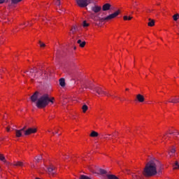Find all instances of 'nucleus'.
I'll use <instances>...</instances> for the list:
<instances>
[{
    "label": "nucleus",
    "mask_w": 179,
    "mask_h": 179,
    "mask_svg": "<svg viewBox=\"0 0 179 179\" xmlns=\"http://www.w3.org/2000/svg\"><path fill=\"white\" fill-rule=\"evenodd\" d=\"M36 132H37V129L29 128L24 131V134L27 136L28 135H31V134H36Z\"/></svg>",
    "instance_id": "0eeeda50"
},
{
    "label": "nucleus",
    "mask_w": 179,
    "mask_h": 179,
    "mask_svg": "<svg viewBox=\"0 0 179 179\" xmlns=\"http://www.w3.org/2000/svg\"><path fill=\"white\" fill-rule=\"evenodd\" d=\"M39 44H40V47L41 48L45 47V44L42 43L41 41H39Z\"/></svg>",
    "instance_id": "f704fd0d"
},
{
    "label": "nucleus",
    "mask_w": 179,
    "mask_h": 179,
    "mask_svg": "<svg viewBox=\"0 0 179 179\" xmlns=\"http://www.w3.org/2000/svg\"><path fill=\"white\" fill-rule=\"evenodd\" d=\"M92 2H93V0H87V3H92Z\"/></svg>",
    "instance_id": "4c0bfd02"
},
{
    "label": "nucleus",
    "mask_w": 179,
    "mask_h": 179,
    "mask_svg": "<svg viewBox=\"0 0 179 179\" xmlns=\"http://www.w3.org/2000/svg\"><path fill=\"white\" fill-rule=\"evenodd\" d=\"M110 8H111V5L110 3H105L102 6V10H103V11L110 10Z\"/></svg>",
    "instance_id": "f8f14e48"
},
{
    "label": "nucleus",
    "mask_w": 179,
    "mask_h": 179,
    "mask_svg": "<svg viewBox=\"0 0 179 179\" xmlns=\"http://www.w3.org/2000/svg\"><path fill=\"white\" fill-rule=\"evenodd\" d=\"M91 10L92 12H94V13H99V12L101 10V6H94L91 8Z\"/></svg>",
    "instance_id": "1a4fd4ad"
},
{
    "label": "nucleus",
    "mask_w": 179,
    "mask_h": 179,
    "mask_svg": "<svg viewBox=\"0 0 179 179\" xmlns=\"http://www.w3.org/2000/svg\"><path fill=\"white\" fill-rule=\"evenodd\" d=\"M55 4L57 6H59L61 5V1L60 0H56Z\"/></svg>",
    "instance_id": "72a5a7b5"
},
{
    "label": "nucleus",
    "mask_w": 179,
    "mask_h": 179,
    "mask_svg": "<svg viewBox=\"0 0 179 179\" xmlns=\"http://www.w3.org/2000/svg\"><path fill=\"white\" fill-rule=\"evenodd\" d=\"M169 103H173V104H177V103H179V98L177 96H174L170 101H169Z\"/></svg>",
    "instance_id": "ddd939ff"
},
{
    "label": "nucleus",
    "mask_w": 179,
    "mask_h": 179,
    "mask_svg": "<svg viewBox=\"0 0 179 179\" xmlns=\"http://www.w3.org/2000/svg\"><path fill=\"white\" fill-rule=\"evenodd\" d=\"M7 132H9V131H10V129L9 127L6 128Z\"/></svg>",
    "instance_id": "a19ab883"
},
{
    "label": "nucleus",
    "mask_w": 179,
    "mask_h": 179,
    "mask_svg": "<svg viewBox=\"0 0 179 179\" xmlns=\"http://www.w3.org/2000/svg\"><path fill=\"white\" fill-rule=\"evenodd\" d=\"M52 134L54 135V134H55V133H54V132H52Z\"/></svg>",
    "instance_id": "09e8293b"
},
{
    "label": "nucleus",
    "mask_w": 179,
    "mask_h": 179,
    "mask_svg": "<svg viewBox=\"0 0 179 179\" xmlns=\"http://www.w3.org/2000/svg\"><path fill=\"white\" fill-rule=\"evenodd\" d=\"M123 19H124V20H131V19H132V17H128V16L125 15L123 17Z\"/></svg>",
    "instance_id": "7c9ffc66"
},
{
    "label": "nucleus",
    "mask_w": 179,
    "mask_h": 179,
    "mask_svg": "<svg viewBox=\"0 0 179 179\" xmlns=\"http://www.w3.org/2000/svg\"><path fill=\"white\" fill-rule=\"evenodd\" d=\"M77 5L80 6V8H86L89 3H87V0H76Z\"/></svg>",
    "instance_id": "423d86ee"
},
{
    "label": "nucleus",
    "mask_w": 179,
    "mask_h": 179,
    "mask_svg": "<svg viewBox=\"0 0 179 179\" xmlns=\"http://www.w3.org/2000/svg\"><path fill=\"white\" fill-rule=\"evenodd\" d=\"M22 132H23L22 131L20 130H15V135L17 138H20L21 136H22Z\"/></svg>",
    "instance_id": "6ab92c4d"
},
{
    "label": "nucleus",
    "mask_w": 179,
    "mask_h": 179,
    "mask_svg": "<svg viewBox=\"0 0 179 179\" xmlns=\"http://www.w3.org/2000/svg\"><path fill=\"white\" fill-rule=\"evenodd\" d=\"M71 31L73 34H75V33H76V31H78V26L74 25L72 27Z\"/></svg>",
    "instance_id": "412c9836"
},
{
    "label": "nucleus",
    "mask_w": 179,
    "mask_h": 179,
    "mask_svg": "<svg viewBox=\"0 0 179 179\" xmlns=\"http://www.w3.org/2000/svg\"><path fill=\"white\" fill-rule=\"evenodd\" d=\"M54 98L50 99V96L48 94H44L41 97L38 99L36 101V107L38 108H45L47 107L50 103L52 104L54 103Z\"/></svg>",
    "instance_id": "f03ea898"
},
{
    "label": "nucleus",
    "mask_w": 179,
    "mask_h": 179,
    "mask_svg": "<svg viewBox=\"0 0 179 179\" xmlns=\"http://www.w3.org/2000/svg\"><path fill=\"white\" fill-rule=\"evenodd\" d=\"M48 132H51V130H48Z\"/></svg>",
    "instance_id": "a18cd8bd"
},
{
    "label": "nucleus",
    "mask_w": 179,
    "mask_h": 179,
    "mask_svg": "<svg viewBox=\"0 0 179 179\" xmlns=\"http://www.w3.org/2000/svg\"><path fill=\"white\" fill-rule=\"evenodd\" d=\"M104 96H108H108H113V95H111V94L107 92V94H104Z\"/></svg>",
    "instance_id": "e433bc0d"
},
{
    "label": "nucleus",
    "mask_w": 179,
    "mask_h": 179,
    "mask_svg": "<svg viewBox=\"0 0 179 179\" xmlns=\"http://www.w3.org/2000/svg\"><path fill=\"white\" fill-rule=\"evenodd\" d=\"M126 90H129L128 88H127Z\"/></svg>",
    "instance_id": "49530a36"
},
{
    "label": "nucleus",
    "mask_w": 179,
    "mask_h": 179,
    "mask_svg": "<svg viewBox=\"0 0 179 179\" xmlns=\"http://www.w3.org/2000/svg\"><path fill=\"white\" fill-rule=\"evenodd\" d=\"M136 99L139 103H143L145 101V97L141 94L136 95Z\"/></svg>",
    "instance_id": "9d476101"
},
{
    "label": "nucleus",
    "mask_w": 179,
    "mask_h": 179,
    "mask_svg": "<svg viewBox=\"0 0 179 179\" xmlns=\"http://www.w3.org/2000/svg\"><path fill=\"white\" fill-rule=\"evenodd\" d=\"M173 20H175V22H177V20H178V19H179L178 13L173 15Z\"/></svg>",
    "instance_id": "a878e982"
},
{
    "label": "nucleus",
    "mask_w": 179,
    "mask_h": 179,
    "mask_svg": "<svg viewBox=\"0 0 179 179\" xmlns=\"http://www.w3.org/2000/svg\"><path fill=\"white\" fill-rule=\"evenodd\" d=\"M95 87H96V86H94V85H93L92 83H88L85 85V89H90V90H93L94 92Z\"/></svg>",
    "instance_id": "9b49d317"
},
{
    "label": "nucleus",
    "mask_w": 179,
    "mask_h": 179,
    "mask_svg": "<svg viewBox=\"0 0 179 179\" xmlns=\"http://www.w3.org/2000/svg\"><path fill=\"white\" fill-rule=\"evenodd\" d=\"M83 27H88L89 24L87 22H86V21H83Z\"/></svg>",
    "instance_id": "473e14b6"
},
{
    "label": "nucleus",
    "mask_w": 179,
    "mask_h": 179,
    "mask_svg": "<svg viewBox=\"0 0 179 179\" xmlns=\"http://www.w3.org/2000/svg\"><path fill=\"white\" fill-rule=\"evenodd\" d=\"M90 136H92V138H97V136H99V133L95 131H92Z\"/></svg>",
    "instance_id": "aec40b11"
},
{
    "label": "nucleus",
    "mask_w": 179,
    "mask_h": 179,
    "mask_svg": "<svg viewBox=\"0 0 179 179\" xmlns=\"http://www.w3.org/2000/svg\"><path fill=\"white\" fill-rule=\"evenodd\" d=\"M120 10H117L115 13L110 14L109 15H108L106 17L101 18V17H99V15H97V17H98L99 22H105V20H111L112 19H115V17H117V16H118V15H120Z\"/></svg>",
    "instance_id": "7ed1b4c3"
},
{
    "label": "nucleus",
    "mask_w": 179,
    "mask_h": 179,
    "mask_svg": "<svg viewBox=\"0 0 179 179\" xmlns=\"http://www.w3.org/2000/svg\"><path fill=\"white\" fill-rule=\"evenodd\" d=\"M89 107L87 106L86 104L83 105L82 107V110L83 111V113H86V111H87Z\"/></svg>",
    "instance_id": "393cba45"
},
{
    "label": "nucleus",
    "mask_w": 179,
    "mask_h": 179,
    "mask_svg": "<svg viewBox=\"0 0 179 179\" xmlns=\"http://www.w3.org/2000/svg\"><path fill=\"white\" fill-rule=\"evenodd\" d=\"M78 44L80 45V47H81V48H83V47H85V45H86V42L85 41H83L79 39L78 41H77Z\"/></svg>",
    "instance_id": "f3484780"
},
{
    "label": "nucleus",
    "mask_w": 179,
    "mask_h": 179,
    "mask_svg": "<svg viewBox=\"0 0 179 179\" xmlns=\"http://www.w3.org/2000/svg\"><path fill=\"white\" fill-rule=\"evenodd\" d=\"M169 134L170 135H173L174 138H177V136L179 135V132L178 131L170 132Z\"/></svg>",
    "instance_id": "bb28decb"
},
{
    "label": "nucleus",
    "mask_w": 179,
    "mask_h": 179,
    "mask_svg": "<svg viewBox=\"0 0 179 179\" xmlns=\"http://www.w3.org/2000/svg\"><path fill=\"white\" fill-rule=\"evenodd\" d=\"M178 17H179V14H178Z\"/></svg>",
    "instance_id": "8fccbe9b"
},
{
    "label": "nucleus",
    "mask_w": 179,
    "mask_h": 179,
    "mask_svg": "<svg viewBox=\"0 0 179 179\" xmlns=\"http://www.w3.org/2000/svg\"><path fill=\"white\" fill-rule=\"evenodd\" d=\"M149 22L148 23V26H150V27H153V26L155 25V21L154 20H152L151 18H149Z\"/></svg>",
    "instance_id": "4be33fe9"
},
{
    "label": "nucleus",
    "mask_w": 179,
    "mask_h": 179,
    "mask_svg": "<svg viewBox=\"0 0 179 179\" xmlns=\"http://www.w3.org/2000/svg\"><path fill=\"white\" fill-rule=\"evenodd\" d=\"M24 73H27L29 78H31V80H33L34 78H36V74L34 73H38V70L37 69H31L30 71H26Z\"/></svg>",
    "instance_id": "20e7f679"
},
{
    "label": "nucleus",
    "mask_w": 179,
    "mask_h": 179,
    "mask_svg": "<svg viewBox=\"0 0 179 179\" xmlns=\"http://www.w3.org/2000/svg\"><path fill=\"white\" fill-rule=\"evenodd\" d=\"M0 160H1V162H3V163H5L6 164H9V162L5 159V157L2 154H0Z\"/></svg>",
    "instance_id": "a211bd4d"
},
{
    "label": "nucleus",
    "mask_w": 179,
    "mask_h": 179,
    "mask_svg": "<svg viewBox=\"0 0 179 179\" xmlns=\"http://www.w3.org/2000/svg\"><path fill=\"white\" fill-rule=\"evenodd\" d=\"M162 169V164L157 159H152L148 162L143 171L144 177H153L157 174V169Z\"/></svg>",
    "instance_id": "f257e3e1"
},
{
    "label": "nucleus",
    "mask_w": 179,
    "mask_h": 179,
    "mask_svg": "<svg viewBox=\"0 0 179 179\" xmlns=\"http://www.w3.org/2000/svg\"><path fill=\"white\" fill-rule=\"evenodd\" d=\"M48 171L50 174H55V167L50 166L48 168Z\"/></svg>",
    "instance_id": "2eb2a0df"
},
{
    "label": "nucleus",
    "mask_w": 179,
    "mask_h": 179,
    "mask_svg": "<svg viewBox=\"0 0 179 179\" xmlns=\"http://www.w3.org/2000/svg\"><path fill=\"white\" fill-rule=\"evenodd\" d=\"M19 2H22V0H11V3H19Z\"/></svg>",
    "instance_id": "c85d7f7f"
},
{
    "label": "nucleus",
    "mask_w": 179,
    "mask_h": 179,
    "mask_svg": "<svg viewBox=\"0 0 179 179\" xmlns=\"http://www.w3.org/2000/svg\"><path fill=\"white\" fill-rule=\"evenodd\" d=\"M94 92H96V94H98V96H103L104 94H107V92L103 91V88L100 87H95L94 88Z\"/></svg>",
    "instance_id": "39448f33"
},
{
    "label": "nucleus",
    "mask_w": 179,
    "mask_h": 179,
    "mask_svg": "<svg viewBox=\"0 0 179 179\" xmlns=\"http://www.w3.org/2000/svg\"><path fill=\"white\" fill-rule=\"evenodd\" d=\"M30 99L33 103H36V101H38V92H36L32 96H31Z\"/></svg>",
    "instance_id": "6e6552de"
},
{
    "label": "nucleus",
    "mask_w": 179,
    "mask_h": 179,
    "mask_svg": "<svg viewBox=\"0 0 179 179\" xmlns=\"http://www.w3.org/2000/svg\"><path fill=\"white\" fill-rule=\"evenodd\" d=\"M66 159H68V156H67V157H66Z\"/></svg>",
    "instance_id": "de8ad7c7"
},
{
    "label": "nucleus",
    "mask_w": 179,
    "mask_h": 179,
    "mask_svg": "<svg viewBox=\"0 0 179 179\" xmlns=\"http://www.w3.org/2000/svg\"><path fill=\"white\" fill-rule=\"evenodd\" d=\"M91 17H92V19H93L94 20H96V16H94V13H92V14H91Z\"/></svg>",
    "instance_id": "c9c22d12"
},
{
    "label": "nucleus",
    "mask_w": 179,
    "mask_h": 179,
    "mask_svg": "<svg viewBox=\"0 0 179 179\" xmlns=\"http://www.w3.org/2000/svg\"><path fill=\"white\" fill-rule=\"evenodd\" d=\"M41 160H43V156L39 155L38 157H35L36 163H40Z\"/></svg>",
    "instance_id": "5701e85b"
},
{
    "label": "nucleus",
    "mask_w": 179,
    "mask_h": 179,
    "mask_svg": "<svg viewBox=\"0 0 179 179\" xmlns=\"http://www.w3.org/2000/svg\"><path fill=\"white\" fill-rule=\"evenodd\" d=\"M55 134H58V131H57L55 132Z\"/></svg>",
    "instance_id": "c03bdc74"
},
{
    "label": "nucleus",
    "mask_w": 179,
    "mask_h": 179,
    "mask_svg": "<svg viewBox=\"0 0 179 179\" xmlns=\"http://www.w3.org/2000/svg\"><path fill=\"white\" fill-rule=\"evenodd\" d=\"M5 2V0H0V4L3 3Z\"/></svg>",
    "instance_id": "ea45409f"
},
{
    "label": "nucleus",
    "mask_w": 179,
    "mask_h": 179,
    "mask_svg": "<svg viewBox=\"0 0 179 179\" xmlns=\"http://www.w3.org/2000/svg\"><path fill=\"white\" fill-rule=\"evenodd\" d=\"M14 167H22L23 162H14V163L12 164Z\"/></svg>",
    "instance_id": "4468645a"
},
{
    "label": "nucleus",
    "mask_w": 179,
    "mask_h": 179,
    "mask_svg": "<svg viewBox=\"0 0 179 179\" xmlns=\"http://www.w3.org/2000/svg\"><path fill=\"white\" fill-rule=\"evenodd\" d=\"M173 153H176V148H173L169 152L170 156H171V154L173 155Z\"/></svg>",
    "instance_id": "2f4dec72"
},
{
    "label": "nucleus",
    "mask_w": 179,
    "mask_h": 179,
    "mask_svg": "<svg viewBox=\"0 0 179 179\" xmlns=\"http://www.w3.org/2000/svg\"><path fill=\"white\" fill-rule=\"evenodd\" d=\"M113 136H117V134L115 133Z\"/></svg>",
    "instance_id": "79ce46f5"
},
{
    "label": "nucleus",
    "mask_w": 179,
    "mask_h": 179,
    "mask_svg": "<svg viewBox=\"0 0 179 179\" xmlns=\"http://www.w3.org/2000/svg\"><path fill=\"white\" fill-rule=\"evenodd\" d=\"M59 85L62 87H65V78H60L59 80Z\"/></svg>",
    "instance_id": "dca6fc26"
},
{
    "label": "nucleus",
    "mask_w": 179,
    "mask_h": 179,
    "mask_svg": "<svg viewBox=\"0 0 179 179\" xmlns=\"http://www.w3.org/2000/svg\"><path fill=\"white\" fill-rule=\"evenodd\" d=\"M99 173H100V174H107V171H106L104 169H99Z\"/></svg>",
    "instance_id": "cd10ccee"
},
{
    "label": "nucleus",
    "mask_w": 179,
    "mask_h": 179,
    "mask_svg": "<svg viewBox=\"0 0 179 179\" xmlns=\"http://www.w3.org/2000/svg\"><path fill=\"white\" fill-rule=\"evenodd\" d=\"M24 129H26V126L24 127H23L22 129H21L20 130L24 132V131H25Z\"/></svg>",
    "instance_id": "58836bf2"
},
{
    "label": "nucleus",
    "mask_w": 179,
    "mask_h": 179,
    "mask_svg": "<svg viewBox=\"0 0 179 179\" xmlns=\"http://www.w3.org/2000/svg\"><path fill=\"white\" fill-rule=\"evenodd\" d=\"M173 169H179V164H178V162H175V164L173 165Z\"/></svg>",
    "instance_id": "c756f323"
},
{
    "label": "nucleus",
    "mask_w": 179,
    "mask_h": 179,
    "mask_svg": "<svg viewBox=\"0 0 179 179\" xmlns=\"http://www.w3.org/2000/svg\"><path fill=\"white\" fill-rule=\"evenodd\" d=\"M108 179H118V177L115 176V175H106Z\"/></svg>",
    "instance_id": "b1692460"
},
{
    "label": "nucleus",
    "mask_w": 179,
    "mask_h": 179,
    "mask_svg": "<svg viewBox=\"0 0 179 179\" xmlns=\"http://www.w3.org/2000/svg\"><path fill=\"white\" fill-rule=\"evenodd\" d=\"M134 8H135V9H136V10L138 11V8H136V6H134Z\"/></svg>",
    "instance_id": "37998d69"
}]
</instances>
